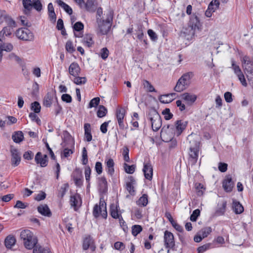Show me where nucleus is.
<instances>
[{"label": "nucleus", "instance_id": "nucleus-1", "mask_svg": "<svg viewBox=\"0 0 253 253\" xmlns=\"http://www.w3.org/2000/svg\"><path fill=\"white\" fill-rule=\"evenodd\" d=\"M20 238L24 247L28 250L34 249L37 244L38 240L33 233L29 230H24L20 233Z\"/></svg>", "mask_w": 253, "mask_h": 253}, {"label": "nucleus", "instance_id": "nucleus-2", "mask_svg": "<svg viewBox=\"0 0 253 253\" xmlns=\"http://www.w3.org/2000/svg\"><path fill=\"white\" fill-rule=\"evenodd\" d=\"M113 13L111 11L107 15V18L105 20H102L99 17L97 18V22L100 33L102 35L107 34L110 31L112 26V22L113 20Z\"/></svg>", "mask_w": 253, "mask_h": 253}, {"label": "nucleus", "instance_id": "nucleus-3", "mask_svg": "<svg viewBox=\"0 0 253 253\" xmlns=\"http://www.w3.org/2000/svg\"><path fill=\"white\" fill-rule=\"evenodd\" d=\"M193 76L192 72L183 74L178 80L174 90L176 92H181L185 90L189 85L191 79Z\"/></svg>", "mask_w": 253, "mask_h": 253}, {"label": "nucleus", "instance_id": "nucleus-4", "mask_svg": "<svg viewBox=\"0 0 253 253\" xmlns=\"http://www.w3.org/2000/svg\"><path fill=\"white\" fill-rule=\"evenodd\" d=\"M148 119L151 122L152 129L158 131L162 126V120L160 115L155 109L150 110L148 114Z\"/></svg>", "mask_w": 253, "mask_h": 253}, {"label": "nucleus", "instance_id": "nucleus-5", "mask_svg": "<svg viewBox=\"0 0 253 253\" xmlns=\"http://www.w3.org/2000/svg\"><path fill=\"white\" fill-rule=\"evenodd\" d=\"M16 37L20 40L25 41H33L34 39L33 33L28 29L21 28L16 32Z\"/></svg>", "mask_w": 253, "mask_h": 253}, {"label": "nucleus", "instance_id": "nucleus-6", "mask_svg": "<svg viewBox=\"0 0 253 253\" xmlns=\"http://www.w3.org/2000/svg\"><path fill=\"white\" fill-rule=\"evenodd\" d=\"M164 241L166 248L176 250L174 236L171 232L167 230L164 232Z\"/></svg>", "mask_w": 253, "mask_h": 253}, {"label": "nucleus", "instance_id": "nucleus-7", "mask_svg": "<svg viewBox=\"0 0 253 253\" xmlns=\"http://www.w3.org/2000/svg\"><path fill=\"white\" fill-rule=\"evenodd\" d=\"M100 214L102 217L106 218L107 212L106 204H104V202L101 201L99 202V205L96 204L93 209V215L95 217H99Z\"/></svg>", "mask_w": 253, "mask_h": 253}, {"label": "nucleus", "instance_id": "nucleus-8", "mask_svg": "<svg viewBox=\"0 0 253 253\" xmlns=\"http://www.w3.org/2000/svg\"><path fill=\"white\" fill-rule=\"evenodd\" d=\"M201 26V24L197 16L195 14L191 15L188 23V27L191 28L189 35L194 36L195 31L199 30Z\"/></svg>", "mask_w": 253, "mask_h": 253}, {"label": "nucleus", "instance_id": "nucleus-9", "mask_svg": "<svg viewBox=\"0 0 253 253\" xmlns=\"http://www.w3.org/2000/svg\"><path fill=\"white\" fill-rule=\"evenodd\" d=\"M242 61V66L246 74H253V61H251L250 57L248 56L243 57ZM247 77L248 75H247Z\"/></svg>", "mask_w": 253, "mask_h": 253}, {"label": "nucleus", "instance_id": "nucleus-10", "mask_svg": "<svg viewBox=\"0 0 253 253\" xmlns=\"http://www.w3.org/2000/svg\"><path fill=\"white\" fill-rule=\"evenodd\" d=\"M187 140L190 144L189 149H199V137L196 134H191L187 137Z\"/></svg>", "mask_w": 253, "mask_h": 253}, {"label": "nucleus", "instance_id": "nucleus-11", "mask_svg": "<svg viewBox=\"0 0 253 253\" xmlns=\"http://www.w3.org/2000/svg\"><path fill=\"white\" fill-rule=\"evenodd\" d=\"M126 110L124 108H118L116 110V117L118 120L119 127L121 129H124V118L125 116Z\"/></svg>", "mask_w": 253, "mask_h": 253}, {"label": "nucleus", "instance_id": "nucleus-12", "mask_svg": "<svg viewBox=\"0 0 253 253\" xmlns=\"http://www.w3.org/2000/svg\"><path fill=\"white\" fill-rule=\"evenodd\" d=\"M10 152L11 154V165L13 167L17 166L20 161L21 157L17 149L14 148H11Z\"/></svg>", "mask_w": 253, "mask_h": 253}, {"label": "nucleus", "instance_id": "nucleus-13", "mask_svg": "<svg viewBox=\"0 0 253 253\" xmlns=\"http://www.w3.org/2000/svg\"><path fill=\"white\" fill-rule=\"evenodd\" d=\"M54 100L56 102H57V98L55 94L52 92H47L44 98L43 104L46 107H50L53 103Z\"/></svg>", "mask_w": 253, "mask_h": 253}, {"label": "nucleus", "instance_id": "nucleus-14", "mask_svg": "<svg viewBox=\"0 0 253 253\" xmlns=\"http://www.w3.org/2000/svg\"><path fill=\"white\" fill-rule=\"evenodd\" d=\"M70 202L71 206L74 207L75 211H77L82 204V199L80 195L78 193L74 195H71L70 196Z\"/></svg>", "mask_w": 253, "mask_h": 253}, {"label": "nucleus", "instance_id": "nucleus-15", "mask_svg": "<svg viewBox=\"0 0 253 253\" xmlns=\"http://www.w3.org/2000/svg\"><path fill=\"white\" fill-rule=\"evenodd\" d=\"M180 97L181 99L189 105L193 104L197 99V96L196 95L188 92L181 94Z\"/></svg>", "mask_w": 253, "mask_h": 253}, {"label": "nucleus", "instance_id": "nucleus-16", "mask_svg": "<svg viewBox=\"0 0 253 253\" xmlns=\"http://www.w3.org/2000/svg\"><path fill=\"white\" fill-rule=\"evenodd\" d=\"M143 171L145 178L151 180L153 176V168L150 163L144 164Z\"/></svg>", "mask_w": 253, "mask_h": 253}, {"label": "nucleus", "instance_id": "nucleus-17", "mask_svg": "<svg viewBox=\"0 0 253 253\" xmlns=\"http://www.w3.org/2000/svg\"><path fill=\"white\" fill-rule=\"evenodd\" d=\"M234 186V182L230 176H227L222 182V187L226 192L232 191Z\"/></svg>", "mask_w": 253, "mask_h": 253}, {"label": "nucleus", "instance_id": "nucleus-18", "mask_svg": "<svg viewBox=\"0 0 253 253\" xmlns=\"http://www.w3.org/2000/svg\"><path fill=\"white\" fill-rule=\"evenodd\" d=\"M199 149H190L189 163L191 165H194L197 162Z\"/></svg>", "mask_w": 253, "mask_h": 253}, {"label": "nucleus", "instance_id": "nucleus-19", "mask_svg": "<svg viewBox=\"0 0 253 253\" xmlns=\"http://www.w3.org/2000/svg\"><path fill=\"white\" fill-rule=\"evenodd\" d=\"M35 160L36 163L40 164L42 167H45L47 166V156L46 155H44L42 157V153L39 152L36 155Z\"/></svg>", "mask_w": 253, "mask_h": 253}, {"label": "nucleus", "instance_id": "nucleus-20", "mask_svg": "<svg viewBox=\"0 0 253 253\" xmlns=\"http://www.w3.org/2000/svg\"><path fill=\"white\" fill-rule=\"evenodd\" d=\"M80 70L79 65L76 62L72 63L69 67L70 74L74 77L79 76L80 73Z\"/></svg>", "mask_w": 253, "mask_h": 253}, {"label": "nucleus", "instance_id": "nucleus-21", "mask_svg": "<svg viewBox=\"0 0 253 253\" xmlns=\"http://www.w3.org/2000/svg\"><path fill=\"white\" fill-rule=\"evenodd\" d=\"M128 180L126 183V188L130 195H133L135 192L133 185L135 184V180L132 176H129Z\"/></svg>", "mask_w": 253, "mask_h": 253}, {"label": "nucleus", "instance_id": "nucleus-22", "mask_svg": "<svg viewBox=\"0 0 253 253\" xmlns=\"http://www.w3.org/2000/svg\"><path fill=\"white\" fill-rule=\"evenodd\" d=\"M37 210L38 212L43 216L50 217L52 215V213L47 205H41L38 207Z\"/></svg>", "mask_w": 253, "mask_h": 253}, {"label": "nucleus", "instance_id": "nucleus-23", "mask_svg": "<svg viewBox=\"0 0 253 253\" xmlns=\"http://www.w3.org/2000/svg\"><path fill=\"white\" fill-rule=\"evenodd\" d=\"M93 240L92 238L90 236L88 235L86 236L83 241V249L84 250H87L89 247L92 249V250H94L95 247L93 246Z\"/></svg>", "mask_w": 253, "mask_h": 253}, {"label": "nucleus", "instance_id": "nucleus-24", "mask_svg": "<svg viewBox=\"0 0 253 253\" xmlns=\"http://www.w3.org/2000/svg\"><path fill=\"white\" fill-rule=\"evenodd\" d=\"M73 177L75 184L81 186L83 184V175L82 172L79 170H76L73 173Z\"/></svg>", "mask_w": 253, "mask_h": 253}, {"label": "nucleus", "instance_id": "nucleus-25", "mask_svg": "<svg viewBox=\"0 0 253 253\" xmlns=\"http://www.w3.org/2000/svg\"><path fill=\"white\" fill-rule=\"evenodd\" d=\"M84 24L81 22H76L73 26L74 35L76 37H82L83 36L82 31L84 29Z\"/></svg>", "mask_w": 253, "mask_h": 253}, {"label": "nucleus", "instance_id": "nucleus-26", "mask_svg": "<svg viewBox=\"0 0 253 253\" xmlns=\"http://www.w3.org/2000/svg\"><path fill=\"white\" fill-rule=\"evenodd\" d=\"M83 43L84 45L88 47H91L94 43L91 34H85L83 40Z\"/></svg>", "mask_w": 253, "mask_h": 253}, {"label": "nucleus", "instance_id": "nucleus-27", "mask_svg": "<svg viewBox=\"0 0 253 253\" xmlns=\"http://www.w3.org/2000/svg\"><path fill=\"white\" fill-rule=\"evenodd\" d=\"M186 125V122L183 123L181 120H178L175 122L176 133L177 136L180 135L183 130L185 129Z\"/></svg>", "mask_w": 253, "mask_h": 253}, {"label": "nucleus", "instance_id": "nucleus-28", "mask_svg": "<svg viewBox=\"0 0 253 253\" xmlns=\"http://www.w3.org/2000/svg\"><path fill=\"white\" fill-rule=\"evenodd\" d=\"M233 210L236 214H240L244 211V207L238 201H233Z\"/></svg>", "mask_w": 253, "mask_h": 253}, {"label": "nucleus", "instance_id": "nucleus-29", "mask_svg": "<svg viewBox=\"0 0 253 253\" xmlns=\"http://www.w3.org/2000/svg\"><path fill=\"white\" fill-rule=\"evenodd\" d=\"M56 2L58 4L59 6H61L68 14L71 15L72 14L73 10L72 8L64 1L61 0H56Z\"/></svg>", "mask_w": 253, "mask_h": 253}, {"label": "nucleus", "instance_id": "nucleus-30", "mask_svg": "<svg viewBox=\"0 0 253 253\" xmlns=\"http://www.w3.org/2000/svg\"><path fill=\"white\" fill-rule=\"evenodd\" d=\"M16 243V239L13 236L8 235L4 241V244L6 248L11 249Z\"/></svg>", "mask_w": 253, "mask_h": 253}, {"label": "nucleus", "instance_id": "nucleus-31", "mask_svg": "<svg viewBox=\"0 0 253 253\" xmlns=\"http://www.w3.org/2000/svg\"><path fill=\"white\" fill-rule=\"evenodd\" d=\"M84 137L87 142H90L92 140V135L91 133L90 125L86 123L84 125Z\"/></svg>", "mask_w": 253, "mask_h": 253}, {"label": "nucleus", "instance_id": "nucleus-32", "mask_svg": "<svg viewBox=\"0 0 253 253\" xmlns=\"http://www.w3.org/2000/svg\"><path fill=\"white\" fill-rule=\"evenodd\" d=\"M22 3L25 8L24 13L28 14L32 9L33 0H22Z\"/></svg>", "mask_w": 253, "mask_h": 253}, {"label": "nucleus", "instance_id": "nucleus-33", "mask_svg": "<svg viewBox=\"0 0 253 253\" xmlns=\"http://www.w3.org/2000/svg\"><path fill=\"white\" fill-rule=\"evenodd\" d=\"M99 186L100 190L103 193H105L107 191V181L104 177H101L99 178Z\"/></svg>", "mask_w": 253, "mask_h": 253}, {"label": "nucleus", "instance_id": "nucleus-34", "mask_svg": "<svg viewBox=\"0 0 253 253\" xmlns=\"http://www.w3.org/2000/svg\"><path fill=\"white\" fill-rule=\"evenodd\" d=\"M12 138L14 142L19 143L23 141L24 139L23 133L21 131H17L12 135Z\"/></svg>", "mask_w": 253, "mask_h": 253}, {"label": "nucleus", "instance_id": "nucleus-35", "mask_svg": "<svg viewBox=\"0 0 253 253\" xmlns=\"http://www.w3.org/2000/svg\"><path fill=\"white\" fill-rule=\"evenodd\" d=\"M11 29L9 27H5L0 32V41L3 42L4 38V35L6 36H10L11 34Z\"/></svg>", "mask_w": 253, "mask_h": 253}, {"label": "nucleus", "instance_id": "nucleus-36", "mask_svg": "<svg viewBox=\"0 0 253 253\" xmlns=\"http://www.w3.org/2000/svg\"><path fill=\"white\" fill-rule=\"evenodd\" d=\"M105 164L108 168V173L112 175L114 172V162L112 159L110 158L105 162Z\"/></svg>", "mask_w": 253, "mask_h": 253}, {"label": "nucleus", "instance_id": "nucleus-37", "mask_svg": "<svg viewBox=\"0 0 253 253\" xmlns=\"http://www.w3.org/2000/svg\"><path fill=\"white\" fill-rule=\"evenodd\" d=\"M85 7L87 11L94 12L96 10V6L94 3V0H87L85 3Z\"/></svg>", "mask_w": 253, "mask_h": 253}, {"label": "nucleus", "instance_id": "nucleus-38", "mask_svg": "<svg viewBox=\"0 0 253 253\" xmlns=\"http://www.w3.org/2000/svg\"><path fill=\"white\" fill-rule=\"evenodd\" d=\"M33 253H52L50 250L47 248H43L40 245H38L34 248Z\"/></svg>", "mask_w": 253, "mask_h": 253}, {"label": "nucleus", "instance_id": "nucleus-39", "mask_svg": "<svg viewBox=\"0 0 253 253\" xmlns=\"http://www.w3.org/2000/svg\"><path fill=\"white\" fill-rule=\"evenodd\" d=\"M219 1L218 0H212L209 4L208 9L214 12L219 6Z\"/></svg>", "mask_w": 253, "mask_h": 253}, {"label": "nucleus", "instance_id": "nucleus-40", "mask_svg": "<svg viewBox=\"0 0 253 253\" xmlns=\"http://www.w3.org/2000/svg\"><path fill=\"white\" fill-rule=\"evenodd\" d=\"M137 205L145 207L148 204V196L146 194H143L138 200L136 202Z\"/></svg>", "mask_w": 253, "mask_h": 253}, {"label": "nucleus", "instance_id": "nucleus-41", "mask_svg": "<svg viewBox=\"0 0 253 253\" xmlns=\"http://www.w3.org/2000/svg\"><path fill=\"white\" fill-rule=\"evenodd\" d=\"M110 214L112 217L115 219H117L121 216V214L118 213L117 207L113 205L110 207Z\"/></svg>", "mask_w": 253, "mask_h": 253}, {"label": "nucleus", "instance_id": "nucleus-42", "mask_svg": "<svg viewBox=\"0 0 253 253\" xmlns=\"http://www.w3.org/2000/svg\"><path fill=\"white\" fill-rule=\"evenodd\" d=\"M68 188L69 185L68 183H65L63 184L58 191V196L61 198H62L65 195Z\"/></svg>", "mask_w": 253, "mask_h": 253}, {"label": "nucleus", "instance_id": "nucleus-43", "mask_svg": "<svg viewBox=\"0 0 253 253\" xmlns=\"http://www.w3.org/2000/svg\"><path fill=\"white\" fill-rule=\"evenodd\" d=\"M227 203L226 201L223 202L221 206L218 208L215 211V214L217 216L223 215L226 211Z\"/></svg>", "mask_w": 253, "mask_h": 253}, {"label": "nucleus", "instance_id": "nucleus-44", "mask_svg": "<svg viewBox=\"0 0 253 253\" xmlns=\"http://www.w3.org/2000/svg\"><path fill=\"white\" fill-rule=\"evenodd\" d=\"M211 227H207L202 229L199 233L202 236V238H205L211 232Z\"/></svg>", "mask_w": 253, "mask_h": 253}, {"label": "nucleus", "instance_id": "nucleus-45", "mask_svg": "<svg viewBox=\"0 0 253 253\" xmlns=\"http://www.w3.org/2000/svg\"><path fill=\"white\" fill-rule=\"evenodd\" d=\"M107 112V109L104 106L100 105L97 112V117L102 118L106 116Z\"/></svg>", "mask_w": 253, "mask_h": 253}, {"label": "nucleus", "instance_id": "nucleus-46", "mask_svg": "<svg viewBox=\"0 0 253 253\" xmlns=\"http://www.w3.org/2000/svg\"><path fill=\"white\" fill-rule=\"evenodd\" d=\"M159 99L160 101L163 103H169L173 100V98H170L169 95H168V94L161 95Z\"/></svg>", "mask_w": 253, "mask_h": 253}, {"label": "nucleus", "instance_id": "nucleus-47", "mask_svg": "<svg viewBox=\"0 0 253 253\" xmlns=\"http://www.w3.org/2000/svg\"><path fill=\"white\" fill-rule=\"evenodd\" d=\"M41 107L40 103L37 101H35L31 104V109L35 113H39L41 111Z\"/></svg>", "mask_w": 253, "mask_h": 253}, {"label": "nucleus", "instance_id": "nucleus-48", "mask_svg": "<svg viewBox=\"0 0 253 253\" xmlns=\"http://www.w3.org/2000/svg\"><path fill=\"white\" fill-rule=\"evenodd\" d=\"M142 230V227L139 225H134L132 226V234L136 236Z\"/></svg>", "mask_w": 253, "mask_h": 253}, {"label": "nucleus", "instance_id": "nucleus-49", "mask_svg": "<svg viewBox=\"0 0 253 253\" xmlns=\"http://www.w3.org/2000/svg\"><path fill=\"white\" fill-rule=\"evenodd\" d=\"M0 48L1 50L7 52L11 51L13 49V45L10 43H3L0 44Z\"/></svg>", "mask_w": 253, "mask_h": 253}, {"label": "nucleus", "instance_id": "nucleus-50", "mask_svg": "<svg viewBox=\"0 0 253 253\" xmlns=\"http://www.w3.org/2000/svg\"><path fill=\"white\" fill-rule=\"evenodd\" d=\"M33 7L38 11H40L42 9V5L40 0H33Z\"/></svg>", "mask_w": 253, "mask_h": 253}, {"label": "nucleus", "instance_id": "nucleus-51", "mask_svg": "<svg viewBox=\"0 0 253 253\" xmlns=\"http://www.w3.org/2000/svg\"><path fill=\"white\" fill-rule=\"evenodd\" d=\"M144 87L146 88L147 90L149 92H156V90L154 86L151 84V83L145 80L143 83Z\"/></svg>", "mask_w": 253, "mask_h": 253}, {"label": "nucleus", "instance_id": "nucleus-52", "mask_svg": "<svg viewBox=\"0 0 253 253\" xmlns=\"http://www.w3.org/2000/svg\"><path fill=\"white\" fill-rule=\"evenodd\" d=\"M75 77L73 81L74 83L77 84H83L86 82V79L85 77H80L78 76Z\"/></svg>", "mask_w": 253, "mask_h": 253}, {"label": "nucleus", "instance_id": "nucleus-53", "mask_svg": "<svg viewBox=\"0 0 253 253\" xmlns=\"http://www.w3.org/2000/svg\"><path fill=\"white\" fill-rule=\"evenodd\" d=\"M100 98L99 97H95L91 99L89 103L88 108H91L92 107H96L100 102Z\"/></svg>", "mask_w": 253, "mask_h": 253}, {"label": "nucleus", "instance_id": "nucleus-54", "mask_svg": "<svg viewBox=\"0 0 253 253\" xmlns=\"http://www.w3.org/2000/svg\"><path fill=\"white\" fill-rule=\"evenodd\" d=\"M65 48L70 53H73L75 51V48L74 47L72 42L70 41H68L66 43Z\"/></svg>", "mask_w": 253, "mask_h": 253}, {"label": "nucleus", "instance_id": "nucleus-55", "mask_svg": "<svg viewBox=\"0 0 253 253\" xmlns=\"http://www.w3.org/2000/svg\"><path fill=\"white\" fill-rule=\"evenodd\" d=\"M124 169L125 171L129 174L133 173L135 171V167L134 165L129 166L126 163L124 164Z\"/></svg>", "mask_w": 253, "mask_h": 253}, {"label": "nucleus", "instance_id": "nucleus-56", "mask_svg": "<svg viewBox=\"0 0 253 253\" xmlns=\"http://www.w3.org/2000/svg\"><path fill=\"white\" fill-rule=\"evenodd\" d=\"M123 155L125 161L129 162L130 160L129 157V149L127 146L123 147Z\"/></svg>", "mask_w": 253, "mask_h": 253}, {"label": "nucleus", "instance_id": "nucleus-57", "mask_svg": "<svg viewBox=\"0 0 253 253\" xmlns=\"http://www.w3.org/2000/svg\"><path fill=\"white\" fill-rule=\"evenodd\" d=\"M162 114L164 116V118L166 120H169L172 118L173 115L170 112L169 108L165 109L163 112Z\"/></svg>", "mask_w": 253, "mask_h": 253}, {"label": "nucleus", "instance_id": "nucleus-58", "mask_svg": "<svg viewBox=\"0 0 253 253\" xmlns=\"http://www.w3.org/2000/svg\"><path fill=\"white\" fill-rule=\"evenodd\" d=\"M88 163L87 159V153L85 147L83 148L82 152V163L83 165H85Z\"/></svg>", "mask_w": 253, "mask_h": 253}, {"label": "nucleus", "instance_id": "nucleus-59", "mask_svg": "<svg viewBox=\"0 0 253 253\" xmlns=\"http://www.w3.org/2000/svg\"><path fill=\"white\" fill-rule=\"evenodd\" d=\"M200 211L199 209H196L193 211V213L190 215V220L192 221H196L198 217L200 215Z\"/></svg>", "mask_w": 253, "mask_h": 253}, {"label": "nucleus", "instance_id": "nucleus-60", "mask_svg": "<svg viewBox=\"0 0 253 253\" xmlns=\"http://www.w3.org/2000/svg\"><path fill=\"white\" fill-rule=\"evenodd\" d=\"M232 66L233 68V69L234 70V73L237 76L241 73H242V72L239 67V66L236 65L235 63V62L232 60Z\"/></svg>", "mask_w": 253, "mask_h": 253}, {"label": "nucleus", "instance_id": "nucleus-61", "mask_svg": "<svg viewBox=\"0 0 253 253\" xmlns=\"http://www.w3.org/2000/svg\"><path fill=\"white\" fill-rule=\"evenodd\" d=\"M109 52L108 49L106 47H104L101 50L100 56L103 59L105 60L108 57Z\"/></svg>", "mask_w": 253, "mask_h": 253}, {"label": "nucleus", "instance_id": "nucleus-62", "mask_svg": "<svg viewBox=\"0 0 253 253\" xmlns=\"http://www.w3.org/2000/svg\"><path fill=\"white\" fill-rule=\"evenodd\" d=\"M29 117L32 121H35L38 124H40L41 120L38 118L35 113H30L29 114Z\"/></svg>", "mask_w": 253, "mask_h": 253}, {"label": "nucleus", "instance_id": "nucleus-63", "mask_svg": "<svg viewBox=\"0 0 253 253\" xmlns=\"http://www.w3.org/2000/svg\"><path fill=\"white\" fill-rule=\"evenodd\" d=\"M224 97L227 103H231L233 101L232 94L230 92H226L224 93Z\"/></svg>", "mask_w": 253, "mask_h": 253}, {"label": "nucleus", "instance_id": "nucleus-64", "mask_svg": "<svg viewBox=\"0 0 253 253\" xmlns=\"http://www.w3.org/2000/svg\"><path fill=\"white\" fill-rule=\"evenodd\" d=\"M210 245L209 244L204 245L203 246L199 247L198 249V253H203L204 252L209 249Z\"/></svg>", "mask_w": 253, "mask_h": 253}]
</instances>
